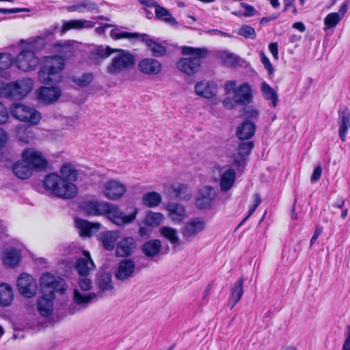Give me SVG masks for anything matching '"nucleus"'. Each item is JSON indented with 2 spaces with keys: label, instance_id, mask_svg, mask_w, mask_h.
I'll use <instances>...</instances> for the list:
<instances>
[{
  "label": "nucleus",
  "instance_id": "nucleus-1",
  "mask_svg": "<svg viewBox=\"0 0 350 350\" xmlns=\"http://www.w3.org/2000/svg\"><path fill=\"white\" fill-rule=\"evenodd\" d=\"M60 176L49 174L43 180L44 187L53 194L63 199L74 198L77 194V187L74 182L77 179L78 172L70 163H64L59 170Z\"/></svg>",
  "mask_w": 350,
  "mask_h": 350
},
{
  "label": "nucleus",
  "instance_id": "nucleus-2",
  "mask_svg": "<svg viewBox=\"0 0 350 350\" xmlns=\"http://www.w3.org/2000/svg\"><path fill=\"white\" fill-rule=\"evenodd\" d=\"M83 209L88 215H107V218L118 226L129 224L134 221L137 213V209L125 215L118 206L104 201H89L83 204Z\"/></svg>",
  "mask_w": 350,
  "mask_h": 350
},
{
  "label": "nucleus",
  "instance_id": "nucleus-3",
  "mask_svg": "<svg viewBox=\"0 0 350 350\" xmlns=\"http://www.w3.org/2000/svg\"><path fill=\"white\" fill-rule=\"evenodd\" d=\"M181 53L189 57L179 59L176 62V67L179 71L187 76H191L200 70L202 59L208 54L206 48L191 46H183Z\"/></svg>",
  "mask_w": 350,
  "mask_h": 350
},
{
  "label": "nucleus",
  "instance_id": "nucleus-4",
  "mask_svg": "<svg viewBox=\"0 0 350 350\" xmlns=\"http://www.w3.org/2000/svg\"><path fill=\"white\" fill-rule=\"evenodd\" d=\"M99 289L98 293L81 292L79 288H75L73 291V301L83 308L88 307L91 303L98 300L103 295L113 289L111 277L108 273L101 274L97 282Z\"/></svg>",
  "mask_w": 350,
  "mask_h": 350
},
{
  "label": "nucleus",
  "instance_id": "nucleus-5",
  "mask_svg": "<svg viewBox=\"0 0 350 350\" xmlns=\"http://www.w3.org/2000/svg\"><path fill=\"white\" fill-rule=\"evenodd\" d=\"M113 56L106 66V72L111 75H117L132 68L135 64L134 55L121 49H115Z\"/></svg>",
  "mask_w": 350,
  "mask_h": 350
},
{
  "label": "nucleus",
  "instance_id": "nucleus-6",
  "mask_svg": "<svg viewBox=\"0 0 350 350\" xmlns=\"http://www.w3.org/2000/svg\"><path fill=\"white\" fill-rule=\"evenodd\" d=\"M64 67V59L59 56L46 57L40 70L38 72L39 80L44 83L57 82L59 74Z\"/></svg>",
  "mask_w": 350,
  "mask_h": 350
},
{
  "label": "nucleus",
  "instance_id": "nucleus-7",
  "mask_svg": "<svg viewBox=\"0 0 350 350\" xmlns=\"http://www.w3.org/2000/svg\"><path fill=\"white\" fill-rule=\"evenodd\" d=\"M33 86V82L31 79H22L3 85L0 89V95L5 98L22 99L31 91Z\"/></svg>",
  "mask_w": 350,
  "mask_h": 350
},
{
  "label": "nucleus",
  "instance_id": "nucleus-8",
  "mask_svg": "<svg viewBox=\"0 0 350 350\" xmlns=\"http://www.w3.org/2000/svg\"><path fill=\"white\" fill-rule=\"evenodd\" d=\"M10 113L16 119L31 125L37 124L41 119L36 109L23 103H14L10 108Z\"/></svg>",
  "mask_w": 350,
  "mask_h": 350
},
{
  "label": "nucleus",
  "instance_id": "nucleus-9",
  "mask_svg": "<svg viewBox=\"0 0 350 350\" xmlns=\"http://www.w3.org/2000/svg\"><path fill=\"white\" fill-rule=\"evenodd\" d=\"M224 89L226 93L234 94L239 105H247L252 101V88L248 83H242L238 87L236 81H228L224 85Z\"/></svg>",
  "mask_w": 350,
  "mask_h": 350
},
{
  "label": "nucleus",
  "instance_id": "nucleus-10",
  "mask_svg": "<svg viewBox=\"0 0 350 350\" xmlns=\"http://www.w3.org/2000/svg\"><path fill=\"white\" fill-rule=\"evenodd\" d=\"M127 191L124 183L118 179H108L101 185V193L105 198L110 200L122 198Z\"/></svg>",
  "mask_w": 350,
  "mask_h": 350
},
{
  "label": "nucleus",
  "instance_id": "nucleus-11",
  "mask_svg": "<svg viewBox=\"0 0 350 350\" xmlns=\"http://www.w3.org/2000/svg\"><path fill=\"white\" fill-rule=\"evenodd\" d=\"M23 161L27 164L33 170H44L46 168L48 162L42 153L33 148H28L22 152Z\"/></svg>",
  "mask_w": 350,
  "mask_h": 350
},
{
  "label": "nucleus",
  "instance_id": "nucleus-12",
  "mask_svg": "<svg viewBox=\"0 0 350 350\" xmlns=\"http://www.w3.org/2000/svg\"><path fill=\"white\" fill-rule=\"evenodd\" d=\"M206 228L204 219L196 217L186 222L180 228L183 239L187 242L191 241Z\"/></svg>",
  "mask_w": 350,
  "mask_h": 350
},
{
  "label": "nucleus",
  "instance_id": "nucleus-13",
  "mask_svg": "<svg viewBox=\"0 0 350 350\" xmlns=\"http://www.w3.org/2000/svg\"><path fill=\"white\" fill-rule=\"evenodd\" d=\"M39 64V59L35 53L29 49L23 50L17 56L16 65L23 71H30L36 69Z\"/></svg>",
  "mask_w": 350,
  "mask_h": 350
},
{
  "label": "nucleus",
  "instance_id": "nucleus-14",
  "mask_svg": "<svg viewBox=\"0 0 350 350\" xmlns=\"http://www.w3.org/2000/svg\"><path fill=\"white\" fill-rule=\"evenodd\" d=\"M217 197V191L212 186H204L198 192L196 204L200 209L209 208Z\"/></svg>",
  "mask_w": 350,
  "mask_h": 350
},
{
  "label": "nucleus",
  "instance_id": "nucleus-15",
  "mask_svg": "<svg viewBox=\"0 0 350 350\" xmlns=\"http://www.w3.org/2000/svg\"><path fill=\"white\" fill-rule=\"evenodd\" d=\"M40 286L44 290L49 288V291L63 293L66 290L65 280L59 276H55L49 273H43L40 278Z\"/></svg>",
  "mask_w": 350,
  "mask_h": 350
},
{
  "label": "nucleus",
  "instance_id": "nucleus-16",
  "mask_svg": "<svg viewBox=\"0 0 350 350\" xmlns=\"http://www.w3.org/2000/svg\"><path fill=\"white\" fill-rule=\"evenodd\" d=\"M17 286L20 293L27 298L33 297L38 289L36 280L27 273L20 275L18 278Z\"/></svg>",
  "mask_w": 350,
  "mask_h": 350
},
{
  "label": "nucleus",
  "instance_id": "nucleus-17",
  "mask_svg": "<svg viewBox=\"0 0 350 350\" xmlns=\"http://www.w3.org/2000/svg\"><path fill=\"white\" fill-rule=\"evenodd\" d=\"M217 85L211 81H200L197 82L194 86V92L198 96L210 99L215 97L217 94Z\"/></svg>",
  "mask_w": 350,
  "mask_h": 350
},
{
  "label": "nucleus",
  "instance_id": "nucleus-18",
  "mask_svg": "<svg viewBox=\"0 0 350 350\" xmlns=\"http://www.w3.org/2000/svg\"><path fill=\"white\" fill-rule=\"evenodd\" d=\"M61 90L58 86L42 87L36 91L38 99L46 104H51L60 97Z\"/></svg>",
  "mask_w": 350,
  "mask_h": 350
},
{
  "label": "nucleus",
  "instance_id": "nucleus-19",
  "mask_svg": "<svg viewBox=\"0 0 350 350\" xmlns=\"http://www.w3.org/2000/svg\"><path fill=\"white\" fill-rule=\"evenodd\" d=\"M55 294L53 291H49L40 297L37 301V310L42 317L50 316L53 311V300Z\"/></svg>",
  "mask_w": 350,
  "mask_h": 350
},
{
  "label": "nucleus",
  "instance_id": "nucleus-20",
  "mask_svg": "<svg viewBox=\"0 0 350 350\" xmlns=\"http://www.w3.org/2000/svg\"><path fill=\"white\" fill-rule=\"evenodd\" d=\"M138 70L142 73L147 75H156L161 72L162 64L156 59L144 58L139 61Z\"/></svg>",
  "mask_w": 350,
  "mask_h": 350
},
{
  "label": "nucleus",
  "instance_id": "nucleus-21",
  "mask_svg": "<svg viewBox=\"0 0 350 350\" xmlns=\"http://www.w3.org/2000/svg\"><path fill=\"white\" fill-rule=\"evenodd\" d=\"M338 135L342 142H345L350 129V112L347 108H342L338 110Z\"/></svg>",
  "mask_w": 350,
  "mask_h": 350
},
{
  "label": "nucleus",
  "instance_id": "nucleus-22",
  "mask_svg": "<svg viewBox=\"0 0 350 350\" xmlns=\"http://www.w3.org/2000/svg\"><path fill=\"white\" fill-rule=\"evenodd\" d=\"M135 263L131 259H124L120 262L115 271V277L124 281L133 276Z\"/></svg>",
  "mask_w": 350,
  "mask_h": 350
},
{
  "label": "nucleus",
  "instance_id": "nucleus-23",
  "mask_svg": "<svg viewBox=\"0 0 350 350\" xmlns=\"http://www.w3.org/2000/svg\"><path fill=\"white\" fill-rule=\"evenodd\" d=\"M140 40L145 43L152 55L154 57H162L166 55L167 49L161 44L159 43L150 36L146 33H140Z\"/></svg>",
  "mask_w": 350,
  "mask_h": 350
},
{
  "label": "nucleus",
  "instance_id": "nucleus-24",
  "mask_svg": "<svg viewBox=\"0 0 350 350\" xmlns=\"http://www.w3.org/2000/svg\"><path fill=\"white\" fill-rule=\"evenodd\" d=\"M75 267L81 276H87L94 269L95 265L88 252H83V257L77 259Z\"/></svg>",
  "mask_w": 350,
  "mask_h": 350
},
{
  "label": "nucleus",
  "instance_id": "nucleus-25",
  "mask_svg": "<svg viewBox=\"0 0 350 350\" xmlns=\"http://www.w3.org/2000/svg\"><path fill=\"white\" fill-rule=\"evenodd\" d=\"M169 217L174 222H181L187 217L185 207L176 202H170L166 205Z\"/></svg>",
  "mask_w": 350,
  "mask_h": 350
},
{
  "label": "nucleus",
  "instance_id": "nucleus-26",
  "mask_svg": "<svg viewBox=\"0 0 350 350\" xmlns=\"http://www.w3.org/2000/svg\"><path fill=\"white\" fill-rule=\"evenodd\" d=\"M219 187L222 192L229 191L234 185L236 172L232 168H228L223 172L220 171Z\"/></svg>",
  "mask_w": 350,
  "mask_h": 350
},
{
  "label": "nucleus",
  "instance_id": "nucleus-27",
  "mask_svg": "<svg viewBox=\"0 0 350 350\" xmlns=\"http://www.w3.org/2000/svg\"><path fill=\"white\" fill-rule=\"evenodd\" d=\"M95 23L85 19H75L64 21L61 28L62 33H65L70 29L81 30L83 29H91Z\"/></svg>",
  "mask_w": 350,
  "mask_h": 350
},
{
  "label": "nucleus",
  "instance_id": "nucleus-28",
  "mask_svg": "<svg viewBox=\"0 0 350 350\" xmlns=\"http://www.w3.org/2000/svg\"><path fill=\"white\" fill-rule=\"evenodd\" d=\"M76 228L79 230L81 236L90 237L100 228V224L90 223L81 219H75Z\"/></svg>",
  "mask_w": 350,
  "mask_h": 350
},
{
  "label": "nucleus",
  "instance_id": "nucleus-29",
  "mask_svg": "<svg viewBox=\"0 0 350 350\" xmlns=\"http://www.w3.org/2000/svg\"><path fill=\"white\" fill-rule=\"evenodd\" d=\"M67 11L70 12H77L83 13L85 11L92 12L98 10L97 4L91 0H81L73 5L66 8Z\"/></svg>",
  "mask_w": 350,
  "mask_h": 350
},
{
  "label": "nucleus",
  "instance_id": "nucleus-30",
  "mask_svg": "<svg viewBox=\"0 0 350 350\" xmlns=\"http://www.w3.org/2000/svg\"><path fill=\"white\" fill-rule=\"evenodd\" d=\"M243 284L244 280L243 278H240L231 286L230 299L229 301V304L231 305V308H233L242 297L243 294Z\"/></svg>",
  "mask_w": 350,
  "mask_h": 350
},
{
  "label": "nucleus",
  "instance_id": "nucleus-31",
  "mask_svg": "<svg viewBox=\"0 0 350 350\" xmlns=\"http://www.w3.org/2000/svg\"><path fill=\"white\" fill-rule=\"evenodd\" d=\"M142 252L146 256L153 258L157 256L161 250V243L159 239L146 241L142 245Z\"/></svg>",
  "mask_w": 350,
  "mask_h": 350
},
{
  "label": "nucleus",
  "instance_id": "nucleus-32",
  "mask_svg": "<svg viewBox=\"0 0 350 350\" xmlns=\"http://www.w3.org/2000/svg\"><path fill=\"white\" fill-rule=\"evenodd\" d=\"M135 247V241L132 237H126L118 243L116 255L119 256H129Z\"/></svg>",
  "mask_w": 350,
  "mask_h": 350
},
{
  "label": "nucleus",
  "instance_id": "nucleus-33",
  "mask_svg": "<svg viewBox=\"0 0 350 350\" xmlns=\"http://www.w3.org/2000/svg\"><path fill=\"white\" fill-rule=\"evenodd\" d=\"M255 130L256 126L253 122L245 121L237 127V135L240 139H247L254 135Z\"/></svg>",
  "mask_w": 350,
  "mask_h": 350
},
{
  "label": "nucleus",
  "instance_id": "nucleus-34",
  "mask_svg": "<svg viewBox=\"0 0 350 350\" xmlns=\"http://www.w3.org/2000/svg\"><path fill=\"white\" fill-rule=\"evenodd\" d=\"M260 91L263 98L267 100L271 101L273 107H275L278 103V94L277 91L265 81L261 83Z\"/></svg>",
  "mask_w": 350,
  "mask_h": 350
},
{
  "label": "nucleus",
  "instance_id": "nucleus-35",
  "mask_svg": "<svg viewBox=\"0 0 350 350\" xmlns=\"http://www.w3.org/2000/svg\"><path fill=\"white\" fill-rule=\"evenodd\" d=\"M21 260L20 252L14 248H10L4 252L3 263L9 267H15Z\"/></svg>",
  "mask_w": 350,
  "mask_h": 350
},
{
  "label": "nucleus",
  "instance_id": "nucleus-36",
  "mask_svg": "<svg viewBox=\"0 0 350 350\" xmlns=\"http://www.w3.org/2000/svg\"><path fill=\"white\" fill-rule=\"evenodd\" d=\"M155 16L158 20L169 23L172 26H177L178 23L173 17L171 12L166 8L158 5L155 8Z\"/></svg>",
  "mask_w": 350,
  "mask_h": 350
},
{
  "label": "nucleus",
  "instance_id": "nucleus-37",
  "mask_svg": "<svg viewBox=\"0 0 350 350\" xmlns=\"http://www.w3.org/2000/svg\"><path fill=\"white\" fill-rule=\"evenodd\" d=\"M12 171L15 176L20 179L29 178L32 174V170L23 160L14 164Z\"/></svg>",
  "mask_w": 350,
  "mask_h": 350
},
{
  "label": "nucleus",
  "instance_id": "nucleus-38",
  "mask_svg": "<svg viewBox=\"0 0 350 350\" xmlns=\"http://www.w3.org/2000/svg\"><path fill=\"white\" fill-rule=\"evenodd\" d=\"M172 191L175 196L180 200H189L192 196L191 189L185 184H175L172 187Z\"/></svg>",
  "mask_w": 350,
  "mask_h": 350
},
{
  "label": "nucleus",
  "instance_id": "nucleus-39",
  "mask_svg": "<svg viewBox=\"0 0 350 350\" xmlns=\"http://www.w3.org/2000/svg\"><path fill=\"white\" fill-rule=\"evenodd\" d=\"M217 57L228 67H235L240 61L239 57L226 51H219L217 53Z\"/></svg>",
  "mask_w": 350,
  "mask_h": 350
},
{
  "label": "nucleus",
  "instance_id": "nucleus-40",
  "mask_svg": "<svg viewBox=\"0 0 350 350\" xmlns=\"http://www.w3.org/2000/svg\"><path fill=\"white\" fill-rule=\"evenodd\" d=\"M161 235L168 240L171 244L178 245L180 244V238L178 231L170 226H163L159 229Z\"/></svg>",
  "mask_w": 350,
  "mask_h": 350
},
{
  "label": "nucleus",
  "instance_id": "nucleus-41",
  "mask_svg": "<svg viewBox=\"0 0 350 350\" xmlns=\"http://www.w3.org/2000/svg\"><path fill=\"white\" fill-rule=\"evenodd\" d=\"M14 297L12 288L6 284H0V305L8 306L11 304Z\"/></svg>",
  "mask_w": 350,
  "mask_h": 350
},
{
  "label": "nucleus",
  "instance_id": "nucleus-42",
  "mask_svg": "<svg viewBox=\"0 0 350 350\" xmlns=\"http://www.w3.org/2000/svg\"><path fill=\"white\" fill-rule=\"evenodd\" d=\"M143 204L148 207H155L159 206L161 201V196L155 191L148 192L142 197Z\"/></svg>",
  "mask_w": 350,
  "mask_h": 350
},
{
  "label": "nucleus",
  "instance_id": "nucleus-43",
  "mask_svg": "<svg viewBox=\"0 0 350 350\" xmlns=\"http://www.w3.org/2000/svg\"><path fill=\"white\" fill-rule=\"evenodd\" d=\"M163 219L164 216L162 213L148 211L146 215L144 223L146 225L153 228L159 226Z\"/></svg>",
  "mask_w": 350,
  "mask_h": 350
},
{
  "label": "nucleus",
  "instance_id": "nucleus-44",
  "mask_svg": "<svg viewBox=\"0 0 350 350\" xmlns=\"http://www.w3.org/2000/svg\"><path fill=\"white\" fill-rule=\"evenodd\" d=\"M100 240L103 247L107 250H111L116 243L117 235L111 231L106 232L101 235Z\"/></svg>",
  "mask_w": 350,
  "mask_h": 350
},
{
  "label": "nucleus",
  "instance_id": "nucleus-45",
  "mask_svg": "<svg viewBox=\"0 0 350 350\" xmlns=\"http://www.w3.org/2000/svg\"><path fill=\"white\" fill-rule=\"evenodd\" d=\"M16 133L18 139L25 144L29 143L34 138V135L32 131L25 126L18 127Z\"/></svg>",
  "mask_w": 350,
  "mask_h": 350
},
{
  "label": "nucleus",
  "instance_id": "nucleus-46",
  "mask_svg": "<svg viewBox=\"0 0 350 350\" xmlns=\"http://www.w3.org/2000/svg\"><path fill=\"white\" fill-rule=\"evenodd\" d=\"M110 36L115 40L122 38L133 39L139 38L140 33L122 31L119 28L115 27L111 31Z\"/></svg>",
  "mask_w": 350,
  "mask_h": 350
},
{
  "label": "nucleus",
  "instance_id": "nucleus-47",
  "mask_svg": "<svg viewBox=\"0 0 350 350\" xmlns=\"http://www.w3.org/2000/svg\"><path fill=\"white\" fill-rule=\"evenodd\" d=\"M93 78L92 73H85L81 77H72V81L79 86L85 87L92 81Z\"/></svg>",
  "mask_w": 350,
  "mask_h": 350
},
{
  "label": "nucleus",
  "instance_id": "nucleus-48",
  "mask_svg": "<svg viewBox=\"0 0 350 350\" xmlns=\"http://www.w3.org/2000/svg\"><path fill=\"white\" fill-rule=\"evenodd\" d=\"M341 19L342 18H340V14H338V13H329L324 18V24L326 26V28H334L337 25Z\"/></svg>",
  "mask_w": 350,
  "mask_h": 350
},
{
  "label": "nucleus",
  "instance_id": "nucleus-49",
  "mask_svg": "<svg viewBox=\"0 0 350 350\" xmlns=\"http://www.w3.org/2000/svg\"><path fill=\"white\" fill-rule=\"evenodd\" d=\"M14 61L13 57L6 53H0V70L8 69Z\"/></svg>",
  "mask_w": 350,
  "mask_h": 350
},
{
  "label": "nucleus",
  "instance_id": "nucleus-50",
  "mask_svg": "<svg viewBox=\"0 0 350 350\" xmlns=\"http://www.w3.org/2000/svg\"><path fill=\"white\" fill-rule=\"evenodd\" d=\"M238 33L246 38L254 39L256 36L254 29L248 25H243L239 29Z\"/></svg>",
  "mask_w": 350,
  "mask_h": 350
},
{
  "label": "nucleus",
  "instance_id": "nucleus-51",
  "mask_svg": "<svg viewBox=\"0 0 350 350\" xmlns=\"http://www.w3.org/2000/svg\"><path fill=\"white\" fill-rule=\"evenodd\" d=\"M253 146L252 142H241L238 147L237 152L245 157L250 153Z\"/></svg>",
  "mask_w": 350,
  "mask_h": 350
},
{
  "label": "nucleus",
  "instance_id": "nucleus-52",
  "mask_svg": "<svg viewBox=\"0 0 350 350\" xmlns=\"http://www.w3.org/2000/svg\"><path fill=\"white\" fill-rule=\"evenodd\" d=\"M260 57L262 64L265 68L267 70L269 76L274 73V68L269 58L266 56L265 53L262 51L260 53Z\"/></svg>",
  "mask_w": 350,
  "mask_h": 350
},
{
  "label": "nucleus",
  "instance_id": "nucleus-53",
  "mask_svg": "<svg viewBox=\"0 0 350 350\" xmlns=\"http://www.w3.org/2000/svg\"><path fill=\"white\" fill-rule=\"evenodd\" d=\"M254 204L250 207L247 215L243 219L241 224H243V222H245L254 213V211H256L257 207L261 203V198L258 193H256L254 196Z\"/></svg>",
  "mask_w": 350,
  "mask_h": 350
},
{
  "label": "nucleus",
  "instance_id": "nucleus-54",
  "mask_svg": "<svg viewBox=\"0 0 350 350\" xmlns=\"http://www.w3.org/2000/svg\"><path fill=\"white\" fill-rule=\"evenodd\" d=\"M232 165L237 167H244L245 165V157L238 152L231 156Z\"/></svg>",
  "mask_w": 350,
  "mask_h": 350
},
{
  "label": "nucleus",
  "instance_id": "nucleus-55",
  "mask_svg": "<svg viewBox=\"0 0 350 350\" xmlns=\"http://www.w3.org/2000/svg\"><path fill=\"white\" fill-rule=\"evenodd\" d=\"M78 284L82 291H88L92 288V280L86 276H81L79 280Z\"/></svg>",
  "mask_w": 350,
  "mask_h": 350
},
{
  "label": "nucleus",
  "instance_id": "nucleus-56",
  "mask_svg": "<svg viewBox=\"0 0 350 350\" xmlns=\"http://www.w3.org/2000/svg\"><path fill=\"white\" fill-rule=\"evenodd\" d=\"M115 49L109 46L100 47L96 49V53L103 58H107L113 53Z\"/></svg>",
  "mask_w": 350,
  "mask_h": 350
},
{
  "label": "nucleus",
  "instance_id": "nucleus-57",
  "mask_svg": "<svg viewBox=\"0 0 350 350\" xmlns=\"http://www.w3.org/2000/svg\"><path fill=\"white\" fill-rule=\"evenodd\" d=\"M222 105H223L224 107L226 108V109H232L235 108V107L237 105H239V103H238L237 99L233 96V97H232V98H230V97L225 98L222 101Z\"/></svg>",
  "mask_w": 350,
  "mask_h": 350
},
{
  "label": "nucleus",
  "instance_id": "nucleus-58",
  "mask_svg": "<svg viewBox=\"0 0 350 350\" xmlns=\"http://www.w3.org/2000/svg\"><path fill=\"white\" fill-rule=\"evenodd\" d=\"M9 118L6 107L0 102V124L5 123Z\"/></svg>",
  "mask_w": 350,
  "mask_h": 350
},
{
  "label": "nucleus",
  "instance_id": "nucleus-59",
  "mask_svg": "<svg viewBox=\"0 0 350 350\" xmlns=\"http://www.w3.org/2000/svg\"><path fill=\"white\" fill-rule=\"evenodd\" d=\"M152 227L148 226L147 225L145 226H140L139 228V235L141 237H149L152 233Z\"/></svg>",
  "mask_w": 350,
  "mask_h": 350
},
{
  "label": "nucleus",
  "instance_id": "nucleus-60",
  "mask_svg": "<svg viewBox=\"0 0 350 350\" xmlns=\"http://www.w3.org/2000/svg\"><path fill=\"white\" fill-rule=\"evenodd\" d=\"M241 6L245 9V12L243 14L245 17H250L254 15L256 10L253 6L243 2L241 3Z\"/></svg>",
  "mask_w": 350,
  "mask_h": 350
},
{
  "label": "nucleus",
  "instance_id": "nucleus-61",
  "mask_svg": "<svg viewBox=\"0 0 350 350\" xmlns=\"http://www.w3.org/2000/svg\"><path fill=\"white\" fill-rule=\"evenodd\" d=\"M321 174H322L321 166V165L317 166L314 169L313 173L312 174L311 179H310L311 182L315 183V182L318 181L321 176Z\"/></svg>",
  "mask_w": 350,
  "mask_h": 350
},
{
  "label": "nucleus",
  "instance_id": "nucleus-62",
  "mask_svg": "<svg viewBox=\"0 0 350 350\" xmlns=\"http://www.w3.org/2000/svg\"><path fill=\"white\" fill-rule=\"evenodd\" d=\"M8 135L5 131L0 128V155L1 154V150L5 146L8 142Z\"/></svg>",
  "mask_w": 350,
  "mask_h": 350
},
{
  "label": "nucleus",
  "instance_id": "nucleus-63",
  "mask_svg": "<svg viewBox=\"0 0 350 350\" xmlns=\"http://www.w3.org/2000/svg\"><path fill=\"white\" fill-rule=\"evenodd\" d=\"M323 230V228L322 226H316L314 234L310 239V245H312L315 243L319 236L322 233Z\"/></svg>",
  "mask_w": 350,
  "mask_h": 350
},
{
  "label": "nucleus",
  "instance_id": "nucleus-64",
  "mask_svg": "<svg viewBox=\"0 0 350 350\" xmlns=\"http://www.w3.org/2000/svg\"><path fill=\"white\" fill-rule=\"evenodd\" d=\"M347 337L342 345V350H350V326L347 327Z\"/></svg>",
  "mask_w": 350,
  "mask_h": 350
}]
</instances>
